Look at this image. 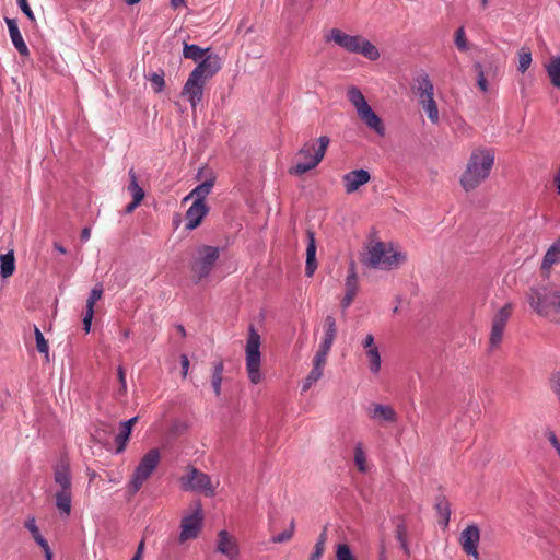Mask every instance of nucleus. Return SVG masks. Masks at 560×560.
I'll return each instance as SVG.
<instances>
[{
    "label": "nucleus",
    "mask_w": 560,
    "mask_h": 560,
    "mask_svg": "<svg viewBox=\"0 0 560 560\" xmlns=\"http://www.w3.org/2000/svg\"><path fill=\"white\" fill-rule=\"evenodd\" d=\"M407 259V253L398 244L378 238L369 241L362 255L364 265L384 271L400 268Z\"/></svg>",
    "instance_id": "f257e3e1"
},
{
    "label": "nucleus",
    "mask_w": 560,
    "mask_h": 560,
    "mask_svg": "<svg viewBox=\"0 0 560 560\" xmlns=\"http://www.w3.org/2000/svg\"><path fill=\"white\" fill-rule=\"evenodd\" d=\"M494 150L487 147L475 148L460 174L459 185L466 192L477 189L490 175L494 165Z\"/></svg>",
    "instance_id": "f03ea898"
},
{
    "label": "nucleus",
    "mask_w": 560,
    "mask_h": 560,
    "mask_svg": "<svg viewBox=\"0 0 560 560\" xmlns=\"http://www.w3.org/2000/svg\"><path fill=\"white\" fill-rule=\"evenodd\" d=\"M329 141L328 137L322 136L306 142L296 153V163L289 170V173L301 176L315 168L324 159Z\"/></svg>",
    "instance_id": "7ed1b4c3"
},
{
    "label": "nucleus",
    "mask_w": 560,
    "mask_h": 560,
    "mask_svg": "<svg viewBox=\"0 0 560 560\" xmlns=\"http://www.w3.org/2000/svg\"><path fill=\"white\" fill-rule=\"evenodd\" d=\"M527 296L535 313L552 319L560 318V285L532 289Z\"/></svg>",
    "instance_id": "20e7f679"
},
{
    "label": "nucleus",
    "mask_w": 560,
    "mask_h": 560,
    "mask_svg": "<svg viewBox=\"0 0 560 560\" xmlns=\"http://www.w3.org/2000/svg\"><path fill=\"white\" fill-rule=\"evenodd\" d=\"M220 247L207 244H200L194 249L190 273L195 283H201L210 276L220 257Z\"/></svg>",
    "instance_id": "39448f33"
},
{
    "label": "nucleus",
    "mask_w": 560,
    "mask_h": 560,
    "mask_svg": "<svg viewBox=\"0 0 560 560\" xmlns=\"http://www.w3.org/2000/svg\"><path fill=\"white\" fill-rule=\"evenodd\" d=\"M205 512L200 500L189 504L184 511L179 522L177 542L185 545L199 537L203 528Z\"/></svg>",
    "instance_id": "423d86ee"
},
{
    "label": "nucleus",
    "mask_w": 560,
    "mask_h": 560,
    "mask_svg": "<svg viewBox=\"0 0 560 560\" xmlns=\"http://www.w3.org/2000/svg\"><path fill=\"white\" fill-rule=\"evenodd\" d=\"M261 337L254 327H249L245 346V368L249 382L259 384L264 374L261 371Z\"/></svg>",
    "instance_id": "0eeeda50"
},
{
    "label": "nucleus",
    "mask_w": 560,
    "mask_h": 560,
    "mask_svg": "<svg viewBox=\"0 0 560 560\" xmlns=\"http://www.w3.org/2000/svg\"><path fill=\"white\" fill-rule=\"evenodd\" d=\"M347 98L355 108L360 120L377 135L383 136L385 132L383 121L368 104L362 92L357 86H349L347 90Z\"/></svg>",
    "instance_id": "6e6552de"
},
{
    "label": "nucleus",
    "mask_w": 560,
    "mask_h": 560,
    "mask_svg": "<svg viewBox=\"0 0 560 560\" xmlns=\"http://www.w3.org/2000/svg\"><path fill=\"white\" fill-rule=\"evenodd\" d=\"M161 454L158 448L150 450L141 457L127 486L128 492L131 495H135L141 489L143 483L151 477L159 466Z\"/></svg>",
    "instance_id": "1a4fd4ad"
},
{
    "label": "nucleus",
    "mask_w": 560,
    "mask_h": 560,
    "mask_svg": "<svg viewBox=\"0 0 560 560\" xmlns=\"http://www.w3.org/2000/svg\"><path fill=\"white\" fill-rule=\"evenodd\" d=\"M182 489L186 491H197L206 497H213L219 487V480H213L207 474L191 467H187L179 479Z\"/></svg>",
    "instance_id": "9d476101"
},
{
    "label": "nucleus",
    "mask_w": 560,
    "mask_h": 560,
    "mask_svg": "<svg viewBox=\"0 0 560 560\" xmlns=\"http://www.w3.org/2000/svg\"><path fill=\"white\" fill-rule=\"evenodd\" d=\"M332 39L349 52L362 55L370 60H376L380 57L378 48L366 37H332Z\"/></svg>",
    "instance_id": "9b49d317"
},
{
    "label": "nucleus",
    "mask_w": 560,
    "mask_h": 560,
    "mask_svg": "<svg viewBox=\"0 0 560 560\" xmlns=\"http://www.w3.org/2000/svg\"><path fill=\"white\" fill-rule=\"evenodd\" d=\"M514 305L506 303L500 307L493 315L491 320V331L489 336V342L492 348H498L502 340L504 329L513 314Z\"/></svg>",
    "instance_id": "f8f14e48"
},
{
    "label": "nucleus",
    "mask_w": 560,
    "mask_h": 560,
    "mask_svg": "<svg viewBox=\"0 0 560 560\" xmlns=\"http://www.w3.org/2000/svg\"><path fill=\"white\" fill-rule=\"evenodd\" d=\"M337 337V322L332 315H327L323 323V335L314 357L327 360Z\"/></svg>",
    "instance_id": "ddd939ff"
},
{
    "label": "nucleus",
    "mask_w": 560,
    "mask_h": 560,
    "mask_svg": "<svg viewBox=\"0 0 560 560\" xmlns=\"http://www.w3.org/2000/svg\"><path fill=\"white\" fill-rule=\"evenodd\" d=\"M215 551L228 560H240L241 548L237 538L230 532L223 529L217 534Z\"/></svg>",
    "instance_id": "4468645a"
},
{
    "label": "nucleus",
    "mask_w": 560,
    "mask_h": 560,
    "mask_svg": "<svg viewBox=\"0 0 560 560\" xmlns=\"http://www.w3.org/2000/svg\"><path fill=\"white\" fill-rule=\"evenodd\" d=\"M480 541V530L476 525H468L459 535V545L463 551L474 558L480 560L478 545Z\"/></svg>",
    "instance_id": "2eb2a0df"
},
{
    "label": "nucleus",
    "mask_w": 560,
    "mask_h": 560,
    "mask_svg": "<svg viewBox=\"0 0 560 560\" xmlns=\"http://www.w3.org/2000/svg\"><path fill=\"white\" fill-rule=\"evenodd\" d=\"M419 102L429 120L433 125H438L440 122V112L436 101L433 97V85L430 82H424Z\"/></svg>",
    "instance_id": "dca6fc26"
},
{
    "label": "nucleus",
    "mask_w": 560,
    "mask_h": 560,
    "mask_svg": "<svg viewBox=\"0 0 560 560\" xmlns=\"http://www.w3.org/2000/svg\"><path fill=\"white\" fill-rule=\"evenodd\" d=\"M369 418L378 425L395 424L398 420L397 412L390 405L372 402L368 408Z\"/></svg>",
    "instance_id": "f3484780"
},
{
    "label": "nucleus",
    "mask_w": 560,
    "mask_h": 560,
    "mask_svg": "<svg viewBox=\"0 0 560 560\" xmlns=\"http://www.w3.org/2000/svg\"><path fill=\"white\" fill-rule=\"evenodd\" d=\"M205 85V78L197 77V73L189 74V78L183 88L182 94L188 98L192 109H195L197 104L201 102Z\"/></svg>",
    "instance_id": "a211bd4d"
},
{
    "label": "nucleus",
    "mask_w": 560,
    "mask_h": 560,
    "mask_svg": "<svg viewBox=\"0 0 560 560\" xmlns=\"http://www.w3.org/2000/svg\"><path fill=\"white\" fill-rule=\"evenodd\" d=\"M371 179V175L365 170H354L342 176L345 190L347 194H353L360 187L368 184Z\"/></svg>",
    "instance_id": "6ab92c4d"
},
{
    "label": "nucleus",
    "mask_w": 560,
    "mask_h": 560,
    "mask_svg": "<svg viewBox=\"0 0 560 560\" xmlns=\"http://www.w3.org/2000/svg\"><path fill=\"white\" fill-rule=\"evenodd\" d=\"M209 208L206 203L192 202L185 214L186 229L198 228L207 215Z\"/></svg>",
    "instance_id": "aec40b11"
},
{
    "label": "nucleus",
    "mask_w": 560,
    "mask_h": 560,
    "mask_svg": "<svg viewBox=\"0 0 560 560\" xmlns=\"http://www.w3.org/2000/svg\"><path fill=\"white\" fill-rule=\"evenodd\" d=\"M358 292V276L354 268V264H351L349 269V275L346 279L345 283V296L342 298L340 302V306L342 310H346L350 306V304L353 302L354 296Z\"/></svg>",
    "instance_id": "412c9836"
},
{
    "label": "nucleus",
    "mask_w": 560,
    "mask_h": 560,
    "mask_svg": "<svg viewBox=\"0 0 560 560\" xmlns=\"http://www.w3.org/2000/svg\"><path fill=\"white\" fill-rule=\"evenodd\" d=\"M214 179L215 177L212 172H209V175L205 176L203 183L191 190L190 194L183 199V202L192 200V202L206 203L205 199L210 194L214 184Z\"/></svg>",
    "instance_id": "4be33fe9"
},
{
    "label": "nucleus",
    "mask_w": 560,
    "mask_h": 560,
    "mask_svg": "<svg viewBox=\"0 0 560 560\" xmlns=\"http://www.w3.org/2000/svg\"><path fill=\"white\" fill-rule=\"evenodd\" d=\"M221 68L220 59L214 55H206L203 60L194 69L191 73H197V77L205 78L207 81Z\"/></svg>",
    "instance_id": "5701e85b"
},
{
    "label": "nucleus",
    "mask_w": 560,
    "mask_h": 560,
    "mask_svg": "<svg viewBox=\"0 0 560 560\" xmlns=\"http://www.w3.org/2000/svg\"><path fill=\"white\" fill-rule=\"evenodd\" d=\"M55 485L57 486L56 491H72L71 490V474L69 464L61 462L55 468L54 474Z\"/></svg>",
    "instance_id": "b1692460"
},
{
    "label": "nucleus",
    "mask_w": 560,
    "mask_h": 560,
    "mask_svg": "<svg viewBox=\"0 0 560 560\" xmlns=\"http://www.w3.org/2000/svg\"><path fill=\"white\" fill-rule=\"evenodd\" d=\"M560 264V236L551 244L541 262V272L548 275L555 265Z\"/></svg>",
    "instance_id": "393cba45"
},
{
    "label": "nucleus",
    "mask_w": 560,
    "mask_h": 560,
    "mask_svg": "<svg viewBox=\"0 0 560 560\" xmlns=\"http://www.w3.org/2000/svg\"><path fill=\"white\" fill-rule=\"evenodd\" d=\"M138 417H133L128 421L121 422L119 425V433L116 436V453L120 454L125 451L129 441L133 425L137 423Z\"/></svg>",
    "instance_id": "a878e982"
},
{
    "label": "nucleus",
    "mask_w": 560,
    "mask_h": 560,
    "mask_svg": "<svg viewBox=\"0 0 560 560\" xmlns=\"http://www.w3.org/2000/svg\"><path fill=\"white\" fill-rule=\"evenodd\" d=\"M307 236H308V245L306 248L305 273L307 277H312L317 268L316 243H315L314 233L312 231H307Z\"/></svg>",
    "instance_id": "bb28decb"
},
{
    "label": "nucleus",
    "mask_w": 560,
    "mask_h": 560,
    "mask_svg": "<svg viewBox=\"0 0 560 560\" xmlns=\"http://www.w3.org/2000/svg\"><path fill=\"white\" fill-rule=\"evenodd\" d=\"M545 69L547 71L551 84L555 88L560 89V57H550V59L545 63Z\"/></svg>",
    "instance_id": "cd10ccee"
},
{
    "label": "nucleus",
    "mask_w": 560,
    "mask_h": 560,
    "mask_svg": "<svg viewBox=\"0 0 560 560\" xmlns=\"http://www.w3.org/2000/svg\"><path fill=\"white\" fill-rule=\"evenodd\" d=\"M71 498L72 491H56L55 493L56 506L66 515H69L71 512Z\"/></svg>",
    "instance_id": "c85d7f7f"
},
{
    "label": "nucleus",
    "mask_w": 560,
    "mask_h": 560,
    "mask_svg": "<svg viewBox=\"0 0 560 560\" xmlns=\"http://www.w3.org/2000/svg\"><path fill=\"white\" fill-rule=\"evenodd\" d=\"M15 270V260L13 250L0 256V273L3 278H9Z\"/></svg>",
    "instance_id": "c756f323"
},
{
    "label": "nucleus",
    "mask_w": 560,
    "mask_h": 560,
    "mask_svg": "<svg viewBox=\"0 0 560 560\" xmlns=\"http://www.w3.org/2000/svg\"><path fill=\"white\" fill-rule=\"evenodd\" d=\"M353 460H354V465L359 471H361V472L368 471L369 465H368L364 445L362 442H358L354 446Z\"/></svg>",
    "instance_id": "7c9ffc66"
},
{
    "label": "nucleus",
    "mask_w": 560,
    "mask_h": 560,
    "mask_svg": "<svg viewBox=\"0 0 560 560\" xmlns=\"http://www.w3.org/2000/svg\"><path fill=\"white\" fill-rule=\"evenodd\" d=\"M365 358H366V362L369 365V370L373 374H377L381 370V364H382V359H381V353H380L378 347L374 348V349H368L365 351Z\"/></svg>",
    "instance_id": "2f4dec72"
},
{
    "label": "nucleus",
    "mask_w": 560,
    "mask_h": 560,
    "mask_svg": "<svg viewBox=\"0 0 560 560\" xmlns=\"http://www.w3.org/2000/svg\"><path fill=\"white\" fill-rule=\"evenodd\" d=\"M327 360L314 357L312 361L313 368L306 377L310 378V381H312L315 384L324 375V369Z\"/></svg>",
    "instance_id": "473e14b6"
},
{
    "label": "nucleus",
    "mask_w": 560,
    "mask_h": 560,
    "mask_svg": "<svg viewBox=\"0 0 560 560\" xmlns=\"http://www.w3.org/2000/svg\"><path fill=\"white\" fill-rule=\"evenodd\" d=\"M223 380V362L220 361L214 364L211 377V386L217 397L221 395V384Z\"/></svg>",
    "instance_id": "72a5a7b5"
},
{
    "label": "nucleus",
    "mask_w": 560,
    "mask_h": 560,
    "mask_svg": "<svg viewBox=\"0 0 560 560\" xmlns=\"http://www.w3.org/2000/svg\"><path fill=\"white\" fill-rule=\"evenodd\" d=\"M130 183L128 186V190L131 192L133 200L142 201L144 198L143 189L138 185L137 176L135 172H129Z\"/></svg>",
    "instance_id": "f704fd0d"
},
{
    "label": "nucleus",
    "mask_w": 560,
    "mask_h": 560,
    "mask_svg": "<svg viewBox=\"0 0 560 560\" xmlns=\"http://www.w3.org/2000/svg\"><path fill=\"white\" fill-rule=\"evenodd\" d=\"M209 49L200 48L196 45H185L184 47V56L185 58H190L194 60H198L203 58L208 54Z\"/></svg>",
    "instance_id": "c9c22d12"
},
{
    "label": "nucleus",
    "mask_w": 560,
    "mask_h": 560,
    "mask_svg": "<svg viewBox=\"0 0 560 560\" xmlns=\"http://www.w3.org/2000/svg\"><path fill=\"white\" fill-rule=\"evenodd\" d=\"M102 295H103V287L101 284L95 285L92 289L90 296L86 301V311L88 312H94V305L96 304V302L98 300H101Z\"/></svg>",
    "instance_id": "e433bc0d"
},
{
    "label": "nucleus",
    "mask_w": 560,
    "mask_h": 560,
    "mask_svg": "<svg viewBox=\"0 0 560 560\" xmlns=\"http://www.w3.org/2000/svg\"><path fill=\"white\" fill-rule=\"evenodd\" d=\"M25 527L31 532L33 538L35 539V541L39 545V546H45L46 545V540L42 537V535L39 534V529L38 527L36 526V523H35V518L34 517H31L28 520H26L25 522Z\"/></svg>",
    "instance_id": "4c0bfd02"
},
{
    "label": "nucleus",
    "mask_w": 560,
    "mask_h": 560,
    "mask_svg": "<svg viewBox=\"0 0 560 560\" xmlns=\"http://www.w3.org/2000/svg\"><path fill=\"white\" fill-rule=\"evenodd\" d=\"M532 63V54L527 48H522L518 52V70L525 72Z\"/></svg>",
    "instance_id": "58836bf2"
},
{
    "label": "nucleus",
    "mask_w": 560,
    "mask_h": 560,
    "mask_svg": "<svg viewBox=\"0 0 560 560\" xmlns=\"http://www.w3.org/2000/svg\"><path fill=\"white\" fill-rule=\"evenodd\" d=\"M34 334H35L37 350L40 353L45 354L46 358H48L49 347H48L47 340L45 339L44 335L42 334V331L37 327H35Z\"/></svg>",
    "instance_id": "ea45409f"
},
{
    "label": "nucleus",
    "mask_w": 560,
    "mask_h": 560,
    "mask_svg": "<svg viewBox=\"0 0 560 560\" xmlns=\"http://www.w3.org/2000/svg\"><path fill=\"white\" fill-rule=\"evenodd\" d=\"M336 560H357L347 544H339L336 548Z\"/></svg>",
    "instance_id": "a19ab883"
},
{
    "label": "nucleus",
    "mask_w": 560,
    "mask_h": 560,
    "mask_svg": "<svg viewBox=\"0 0 560 560\" xmlns=\"http://www.w3.org/2000/svg\"><path fill=\"white\" fill-rule=\"evenodd\" d=\"M149 81L152 83L153 88H154V91L156 93H160L164 85H165V81H164V75L162 72H154L152 74H150L148 77Z\"/></svg>",
    "instance_id": "79ce46f5"
},
{
    "label": "nucleus",
    "mask_w": 560,
    "mask_h": 560,
    "mask_svg": "<svg viewBox=\"0 0 560 560\" xmlns=\"http://www.w3.org/2000/svg\"><path fill=\"white\" fill-rule=\"evenodd\" d=\"M294 534V524L291 523L290 527L288 529H284L280 534L272 537V541L277 544L287 542L291 540Z\"/></svg>",
    "instance_id": "37998d69"
},
{
    "label": "nucleus",
    "mask_w": 560,
    "mask_h": 560,
    "mask_svg": "<svg viewBox=\"0 0 560 560\" xmlns=\"http://www.w3.org/2000/svg\"><path fill=\"white\" fill-rule=\"evenodd\" d=\"M397 539L399 540L401 548L404 549L405 553H409L408 542H407V530L405 527L399 526L397 528Z\"/></svg>",
    "instance_id": "c03bdc74"
},
{
    "label": "nucleus",
    "mask_w": 560,
    "mask_h": 560,
    "mask_svg": "<svg viewBox=\"0 0 560 560\" xmlns=\"http://www.w3.org/2000/svg\"><path fill=\"white\" fill-rule=\"evenodd\" d=\"M117 377L120 384L119 393L125 395L127 393V383H126V373L122 366H118L117 369Z\"/></svg>",
    "instance_id": "a18cd8bd"
},
{
    "label": "nucleus",
    "mask_w": 560,
    "mask_h": 560,
    "mask_svg": "<svg viewBox=\"0 0 560 560\" xmlns=\"http://www.w3.org/2000/svg\"><path fill=\"white\" fill-rule=\"evenodd\" d=\"M12 42L14 47L19 50V52L23 56L28 55V49L26 44L23 40V37H12Z\"/></svg>",
    "instance_id": "49530a36"
},
{
    "label": "nucleus",
    "mask_w": 560,
    "mask_h": 560,
    "mask_svg": "<svg viewBox=\"0 0 560 560\" xmlns=\"http://www.w3.org/2000/svg\"><path fill=\"white\" fill-rule=\"evenodd\" d=\"M324 550H325V547H324V540L320 539L319 541H317V544L315 545V548H314V551L313 553L311 555L310 559L308 560H320L323 553H324Z\"/></svg>",
    "instance_id": "de8ad7c7"
},
{
    "label": "nucleus",
    "mask_w": 560,
    "mask_h": 560,
    "mask_svg": "<svg viewBox=\"0 0 560 560\" xmlns=\"http://www.w3.org/2000/svg\"><path fill=\"white\" fill-rule=\"evenodd\" d=\"M113 432V427L110 424H107V423H100L98 428L95 430V436L97 439H101V433H104V434H110Z\"/></svg>",
    "instance_id": "09e8293b"
},
{
    "label": "nucleus",
    "mask_w": 560,
    "mask_h": 560,
    "mask_svg": "<svg viewBox=\"0 0 560 560\" xmlns=\"http://www.w3.org/2000/svg\"><path fill=\"white\" fill-rule=\"evenodd\" d=\"M362 347L363 349L366 351L368 349H374V348H377V346L375 345V340H374V337L373 335L369 334L365 336V338L363 339L362 341Z\"/></svg>",
    "instance_id": "8fccbe9b"
},
{
    "label": "nucleus",
    "mask_w": 560,
    "mask_h": 560,
    "mask_svg": "<svg viewBox=\"0 0 560 560\" xmlns=\"http://www.w3.org/2000/svg\"><path fill=\"white\" fill-rule=\"evenodd\" d=\"M93 316H94V312L85 311V315L83 318V328L86 334L90 332V330H91V324L93 320Z\"/></svg>",
    "instance_id": "3c124183"
},
{
    "label": "nucleus",
    "mask_w": 560,
    "mask_h": 560,
    "mask_svg": "<svg viewBox=\"0 0 560 560\" xmlns=\"http://www.w3.org/2000/svg\"><path fill=\"white\" fill-rule=\"evenodd\" d=\"M144 540H141L137 547V551L130 560H144Z\"/></svg>",
    "instance_id": "603ef678"
},
{
    "label": "nucleus",
    "mask_w": 560,
    "mask_h": 560,
    "mask_svg": "<svg viewBox=\"0 0 560 560\" xmlns=\"http://www.w3.org/2000/svg\"><path fill=\"white\" fill-rule=\"evenodd\" d=\"M455 45L460 51H467L469 49L467 37H456Z\"/></svg>",
    "instance_id": "864d4df0"
},
{
    "label": "nucleus",
    "mask_w": 560,
    "mask_h": 560,
    "mask_svg": "<svg viewBox=\"0 0 560 560\" xmlns=\"http://www.w3.org/2000/svg\"><path fill=\"white\" fill-rule=\"evenodd\" d=\"M478 86L482 92H487L489 89V83L483 74V72L480 70L478 74Z\"/></svg>",
    "instance_id": "5fc2aeb1"
},
{
    "label": "nucleus",
    "mask_w": 560,
    "mask_h": 560,
    "mask_svg": "<svg viewBox=\"0 0 560 560\" xmlns=\"http://www.w3.org/2000/svg\"><path fill=\"white\" fill-rule=\"evenodd\" d=\"M18 3L21 8V10L25 13V15H27L28 19L33 20V13H32V10L27 3V0H18Z\"/></svg>",
    "instance_id": "6e6d98bb"
},
{
    "label": "nucleus",
    "mask_w": 560,
    "mask_h": 560,
    "mask_svg": "<svg viewBox=\"0 0 560 560\" xmlns=\"http://www.w3.org/2000/svg\"><path fill=\"white\" fill-rule=\"evenodd\" d=\"M7 24L9 27V35H21L19 31V26L14 20L7 19Z\"/></svg>",
    "instance_id": "4d7b16f0"
},
{
    "label": "nucleus",
    "mask_w": 560,
    "mask_h": 560,
    "mask_svg": "<svg viewBox=\"0 0 560 560\" xmlns=\"http://www.w3.org/2000/svg\"><path fill=\"white\" fill-rule=\"evenodd\" d=\"M180 362H182V375L183 377H186L189 370V360L186 354L180 355Z\"/></svg>",
    "instance_id": "13d9d810"
},
{
    "label": "nucleus",
    "mask_w": 560,
    "mask_h": 560,
    "mask_svg": "<svg viewBox=\"0 0 560 560\" xmlns=\"http://www.w3.org/2000/svg\"><path fill=\"white\" fill-rule=\"evenodd\" d=\"M548 441L550 442V444L555 447V446H558L560 444L559 440L557 439L556 434L553 432H549L548 435Z\"/></svg>",
    "instance_id": "bf43d9fd"
},
{
    "label": "nucleus",
    "mask_w": 560,
    "mask_h": 560,
    "mask_svg": "<svg viewBox=\"0 0 560 560\" xmlns=\"http://www.w3.org/2000/svg\"><path fill=\"white\" fill-rule=\"evenodd\" d=\"M80 237H81L82 241H88L91 237V229L90 228H84L81 231Z\"/></svg>",
    "instance_id": "052dcab7"
},
{
    "label": "nucleus",
    "mask_w": 560,
    "mask_h": 560,
    "mask_svg": "<svg viewBox=\"0 0 560 560\" xmlns=\"http://www.w3.org/2000/svg\"><path fill=\"white\" fill-rule=\"evenodd\" d=\"M40 547H42V549L45 552L46 560H51L52 559V553L50 551L48 542L46 541V545L45 546H40Z\"/></svg>",
    "instance_id": "680f3d73"
},
{
    "label": "nucleus",
    "mask_w": 560,
    "mask_h": 560,
    "mask_svg": "<svg viewBox=\"0 0 560 560\" xmlns=\"http://www.w3.org/2000/svg\"><path fill=\"white\" fill-rule=\"evenodd\" d=\"M141 201H137V200H132V202H130L127 207H126V212L127 213H131L139 205H140Z\"/></svg>",
    "instance_id": "e2e57ef3"
},
{
    "label": "nucleus",
    "mask_w": 560,
    "mask_h": 560,
    "mask_svg": "<svg viewBox=\"0 0 560 560\" xmlns=\"http://www.w3.org/2000/svg\"><path fill=\"white\" fill-rule=\"evenodd\" d=\"M313 385L314 383L310 381V378L305 377V380L303 381L302 390L307 392Z\"/></svg>",
    "instance_id": "0e129e2a"
},
{
    "label": "nucleus",
    "mask_w": 560,
    "mask_h": 560,
    "mask_svg": "<svg viewBox=\"0 0 560 560\" xmlns=\"http://www.w3.org/2000/svg\"><path fill=\"white\" fill-rule=\"evenodd\" d=\"M54 247H55L56 250H58L61 254H66L67 253L66 248L61 244H59V243H55Z\"/></svg>",
    "instance_id": "69168bd1"
},
{
    "label": "nucleus",
    "mask_w": 560,
    "mask_h": 560,
    "mask_svg": "<svg viewBox=\"0 0 560 560\" xmlns=\"http://www.w3.org/2000/svg\"><path fill=\"white\" fill-rule=\"evenodd\" d=\"M185 0H172V5L177 8L184 3Z\"/></svg>",
    "instance_id": "338daca9"
},
{
    "label": "nucleus",
    "mask_w": 560,
    "mask_h": 560,
    "mask_svg": "<svg viewBox=\"0 0 560 560\" xmlns=\"http://www.w3.org/2000/svg\"><path fill=\"white\" fill-rule=\"evenodd\" d=\"M330 35L338 36V35H345V34L341 33V31L338 30V28H332L331 32H330Z\"/></svg>",
    "instance_id": "774afa93"
}]
</instances>
